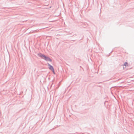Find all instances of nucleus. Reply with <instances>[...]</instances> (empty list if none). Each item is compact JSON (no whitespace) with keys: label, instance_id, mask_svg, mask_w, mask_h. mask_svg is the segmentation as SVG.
Returning <instances> with one entry per match:
<instances>
[{"label":"nucleus","instance_id":"obj_2","mask_svg":"<svg viewBox=\"0 0 134 134\" xmlns=\"http://www.w3.org/2000/svg\"><path fill=\"white\" fill-rule=\"evenodd\" d=\"M48 66L49 67V68L50 70H52L54 69V68L53 66H52L51 65L49 64V63H48Z\"/></svg>","mask_w":134,"mask_h":134},{"label":"nucleus","instance_id":"obj_1","mask_svg":"<svg viewBox=\"0 0 134 134\" xmlns=\"http://www.w3.org/2000/svg\"><path fill=\"white\" fill-rule=\"evenodd\" d=\"M38 55L42 59H44L47 61H49L50 62H51L52 61V60L49 57L46 56L45 55L42 54V53H38Z\"/></svg>","mask_w":134,"mask_h":134},{"label":"nucleus","instance_id":"obj_3","mask_svg":"<svg viewBox=\"0 0 134 134\" xmlns=\"http://www.w3.org/2000/svg\"><path fill=\"white\" fill-rule=\"evenodd\" d=\"M127 62H125V63L124 64V65L126 66H127Z\"/></svg>","mask_w":134,"mask_h":134},{"label":"nucleus","instance_id":"obj_4","mask_svg":"<svg viewBox=\"0 0 134 134\" xmlns=\"http://www.w3.org/2000/svg\"><path fill=\"white\" fill-rule=\"evenodd\" d=\"M51 71L53 72V73L54 74H55V72L54 70V69L53 70H52Z\"/></svg>","mask_w":134,"mask_h":134}]
</instances>
